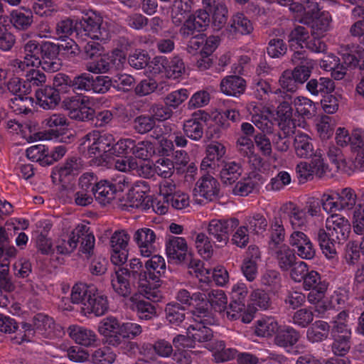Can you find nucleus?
Wrapping results in <instances>:
<instances>
[{
  "label": "nucleus",
  "mask_w": 364,
  "mask_h": 364,
  "mask_svg": "<svg viewBox=\"0 0 364 364\" xmlns=\"http://www.w3.org/2000/svg\"><path fill=\"white\" fill-rule=\"evenodd\" d=\"M225 154V146L218 142L209 144L206 149V156L200 164V168L208 173L216 169V167L223 161L221 160Z\"/></svg>",
  "instance_id": "36"
},
{
  "label": "nucleus",
  "mask_w": 364,
  "mask_h": 364,
  "mask_svg": "<svg viewBox=\"0 0 364 364\" xmlns=\"http://www.w3.org/2000/svg\"><path fill=\"white\" fill-rule=\"evenodd\" d=\"M93 76L90 73H82L71 78L64 73H58L54 77L55 86H64L67 92L70 89L91 92Z\"/></svg>",
  "instance_id": "18"
},
{
  "label": "nucleus",
  "mask_w": 364,
  "mask_h": 364,
  "mask_svg": "<svg viewBox=\"0 0 364 364\" xmlns=\"http://www.w3.org/2000/svg\"><path fill=\"white\" fill-rule=\"evenodd\" d=\"M331 20L329 12L324 11L318 13L305 24L311 28L312 35L323 36L329 29Z\"/></svg>",
  "instance_id": "53"
},
{
  "label": "nucleus",
  "mask_w": 364,
  "mask_h": 364,
  "mask_svg": "<svg viewBox=\"0 0 364 364\" xmlns=\"http://www.w3.org/2000/svg\"><path fill=\"white\" fill-rule=\"evenodd\" d=\"M120 322L115 317L109 316L101 321L98 326L99 333L105 336L106 342L112 346L120 345L119 333Z\"/></svg>",
  "instance_id": "37"
},
{
  "label": "nucleus",
  "mask_w": 364,
  "mask_h": 364,
  "mask_svg": "<svg viewBox=\"0 0 364 364\" xmlns=\"http://www.w3.org/2000/svg\"><path fill=\"white\" fill-rule=\"evenodd\" d=\"M43 123L48 127L46 135L48 140L62 141L64 135L68 131V119L66 117L60 113L53 114L47 117Z\"/></svg>",
  "instance_id": "24"
},
{
  "label": "nucleus",
  "mask_w": 364,
  "mask_h": 364,
  "mask_svg": "<svg viewBox=\"0 0 364 364\" xmlns=\"http://www.w3.org/2000/svg\"><path fill=\"white\" fill-rule=\"evenodd\" d=\"M144 186L145 188L144 191H133L132 193L129 196V200L126 205L132 208L140 209L146 213H150V208L147 201L149 196L146 194L149 188L145 184H144Z\"/></svg>",
  "instance_id": "58"
},
{
  "label": "nucleus",
  "mask_w": 364,
  "mask_h": 364,
  "mask_svg": "<svg viewBox=\"0 0 364 364\" xmlns=\"http://www.w3.org/2000/svg\"><path fill=\"white\" fill-rule=\"evenodd\" d=\"M191 315L193 323L187 326V334L194 342L203 343L211 340L213 331L208 326L214 325L216 322L215 316H212L203 309L200 310H192Z\"/></svg>",
  "instance_id": "8"
},
{
  "label": "nucleus",
  "mask_w": 364,
  "mask_h": 364,
  "mask_svg": "<svg viewBox=\"0 0 364 364\" xmlns=\"http://www.w3.org/2000/svg\"><path fill=\"white\" fill-rule=\"evenodd\" d=\"M309 38V32L306 29L298 26L295 27L288 36V42L291 50L301 51L304 48L306 40Z\"/></svg>",
  "instance_id": "57"
},
{
  "label": "nucleus",
  "mask_w": 364,
  "mask_h": 364,
  "mask_svg": "<svg viewBox=\"0 0 364 364\" xmlns=\"http://www.w3.org/2000/svg\"><path fill=\"white\" fill-rule=\"evenodd\" d=\"M129 235L124 230L115 231L110 239L111 262L114 264H124L128 257Z\"/></svg>",
  "instance_id": "20"
},
{
  "label": "nucleus",
  "mask_w": 364,
  "mask_h": 364,
  "mask_svg": "<svg viewBox=\"0 0 364 364\" xmlns=\"http://www.w3.org/2000/svg\"><path fill=\"white\" fill-rule=\"evenodd\" d=\"M223 93L228 96L239 97L246 88V81L237 75H229L224 77L220 85Z\"/></svg>",
  "instance_id": "43"
},
{
  "label": "nucleus",
  "mask_w": 364,
  "mask_h": 364,
  "mask_svg": "<svg viewBox=\"0 0 364 364\" xmlns=\"http://www.w3.org/2000/svg\"><path fill=\"white\" fill-rule=\"evenodd\" d=\"M290 9L301 16V22L309 20L320 13L321 8L316 0H301L300 3L291 4Z\"/></svg>",
  "instance_id": "46"
},
{
  "label": "nucleus",
  "mask_w": 364,
  "mask_h": 364,
  "mask_svg": "<svg viewBox=\"0 0 364 364\" xmlns=\"http://www.w3.org/2000/svg\"><path fill=\"white\" fill-rule=\"evenodd\" d=\"M296 154L300 158H309L314 154L313 144L306 134L298 133L294 139Z\"/></svg>",
  "instance_id": "60"
},
{
  "label": "nucleus",
  "mask_w": 364,
  "mask_h": 364,
  "mask_svg": "<svg viewBox=\"0 0 364 364\" xmlns=\"http://www.w3.org/2000/svg\"><path fill=\"white\" fill-rule=\"evenodd\" d=\"M219 191V183L217 179L209 173L202 176L197 181L193 189L195 196H200L209 201L216 199Z\"/></svg>",
  "instance_id": "31"
},
{
  "label": "nucleus",
  "mask_w": 364,
  "mask_h": 364,
  "mask_svg": "<svg viewBox=\"0 0 364 364\" xmlns=\"http://www.w3.org/2000/svg\"><path fill=\"white\" fill-rule=\"evenodd\" d=\"M9 21L16 30L26 31L33 23V12L24 7L14 9L10 13Z\"/></svg>",
  "instance_id": "44"
},
{
  "label": "nucleus",
  "mask_w": 364,
  "mask_h": 364,
  "mask_svg": "<svg viewBox=\"0 0 364 364\" xmlns=\"http://www.w3.org/2000/svg\"><path fill=\"white\" fill-rule=\"evenodd\" d=\"M220 38L218 36L208 37L204 33H199L188 40L187 51L192 55L199 54L196 64L199 70L203 71L210 68L213 61L210 56L218 48Z\"/></svg>",
  "instance_id": "4"
},
{
  "label": "nucleus",
  "mask_w": 364,
  "mask_h": 364,
  "mask_svg": "<svg viewBox=\"0 0 364 364\" xmlns=\"http://www.w3.org/2000/svg\"><path fill=\"white\" fill-rule=\"evenodd\" d=\"M350 224L347 218L338 214H332L327 218L326 229L320 228L316 239L323 254L328 259L337 258V247L349 237Z\"/></svg>",
  "instance_id": "1"
},
{
  "label": "nucleus",
  "mask_w": 364,
  "mask_h": 364,
  "mask_svg": "<svg viewBox=\"0 0 364 364\" xmlns=\"http://www.w3.org/2000/svg\"><path fill=\"white\" fill-rule=\"evenodd\" d=\"M76 160L71 159L60 167L54 168L52 171L51 177L53 181L60 183H66L70 181V178L75 174L76 171Z\"/></svg>",
  "instance_id": "64"
},
{
  "label": "nucleus",
  "mask_w": 364,
  "mask_h": 364,
  "mask_svg": "<svg viewBox=\"0 0 364 364\" xmlns=\"http://www.w3.org/2000/svg\"><path fill=\"white\" fill-rule=\"evenodd\" d=\"M306 90L313 95L322 96L331 93L334 90V82L328 77L312 78L306 85Z\"/></svg>",
  "instance_id": "55"
},
{
  "label": "nucleus",
  "mask_w": 364,
  "mask_h": 364,
  "mask_svg": "<svg viewBox=\"0 0 364 364\" xmlns=\"http://www.w3.org/2000/svg\"><path fill=\"white\" fill-rule=\"evenodd\" d=\"M111 286L117 295L127 298L131 296L134 289H138V282L129 276L126 269L116 266L111 274Z\"/></svg>",
  "instance_id": "15"
},
{
  "label": "nucleus",
  "mask_w": 364,
  "mask_h": 364,
  "mask_svg": "<svg viewBox=\"0 0 364 364\" xmlns=\"http://www.w3.org/2000/svg\"><path fill=\"white\" fill-rule=\"evenodd\" d=\"M278 260L279 265L283 270H288L296 263L295 252L290 247L284 244L275 249H269Z\"/></svg>",
  "instance_id": "51"
},
{
  "label": "nucleus",
  "mask_w": 364,
  "mask_h": 364,
  "mask_svg": "<svg viewBox=\"0 0 364 364\" xmlns=\"http://www.w3.org/2000/svg\"><path fill=\"white\" fill-rule=\"evenodd\" d=\"M63 107L68 112L69 117L75 120L89 121L95 115L88 97L77 95L63 100Z\"/></svg>",
  "instance_id": "10"
},
{
  "label": "nucleus",
  "mask_w": 364,
  "mask_h": 364,
  "mask_svg": "<svg viewBox=\"0 0 364 364\" xmlns=\"http://www.w3.org/2000/svg\"><path fill=\"white\" fill-rule=\"evenodd\" d=\"M263 183V177L256 172H250L247 177L239 181L233 188L236 196H247L255 191H258Z\"/></svg>",
  "instance_id": "39"
},
{
  "label": "nucleus",
  "mask_w": 364,
  "mask_h": 364,
  "mask_svg": "<svg viewBox=\"0 0 364 364\" xmlns=\"http://www.w3.org/2000/svg\"><path fill=\"white\" fill-rule=\"evenodd\" d=\"M340 55L342 63H335L330 66L333 70V76L337 79H342L347 70L359 69L364 70V48L357 43L343 44L340 48Z\"/></svg>",
  "instance_id": "6"
},
{
  "label": "nucleus",
  "mask_w": 364,
  "mask_h": 364,
  "mask_svg": "<svg viewBox=\"0 0 364 364\" xmlns=\"http://www.w3.org/2000/svg\"><path fill=\"white\" fill-rule=\"evenodd\" d=\"M331 326L325 321L318 320L312 323L306 331V338L312 343L321 342L328 338Z\"/></svg>",
  "instance_id": "50"
},
{
  "label": "nucleus",
  "mask_w": 364,
  "mask_h": 364,
  "mask_svg": "<svg viewBox=\"0 0 364 364\" xmlns=\"http://www.w3.org/2000/svg\"><path fill=\"white\" fill-rule=\"evenodd\" d=\"M285 238V229L282 218L280 216H275L270 221L269 229V249H275L278 246L284 245Z\"/></svg>",
  "instance_id": "45"
},
{
  "label": "nucleus",
  "mask_w": 364,
  "mask_h": 364,
  "mask_svg": "<svg viewBox=\"0 0 364 364\" xmlns=\"http://www.w3.org/2000/svg\"><path fill=\"white\" fill-rule=\"evenodd\" d=\"M203 8L211 14L212 24L215 30L222 28L228 20V8L224 0H202Z\"/></svg>",
  "instance_id": "29"
},
{
  "label": "nucleus",
  "mask_w": 364,
  "mask_h": 364,
  "mask_svg": "<svg viewBox=\"0 0 364 364\" xmlns=\"http://www.w3.org/2000/svg\"><path fill=\"white\" fill-rule=\"evenodd\" d=\"M89 298L84 308L88 313H92L95 316H99L107 312L109 308L107 296L99 291L96 288V292L94 294V296L90 295Z\"/></svg>",
  "instance_id": "49"
},
{
  "label": "nucleus",
  "mask_w": 364,
  "mask_h": 364,
  "mask_svg": "<svg viewBox=\"0 0 364 364\" xmlns=\"http://www.w3.org/2000/svg\"><path fill=\"white\" fill-rule=\"evenodd\" d=\"M155 60L157 63L156 65L161 66L158 67V72H164L169 78L177 79L185 72L184 63L178 56L174 57L171 60L164 57L156 58Z\"/></svg>",
  "instance_id": "40"
},
{
  "label": "nucleus",
  "mask_w": 364,
  "mask_h": 364,
  "mask_svg": "<svg viewBox=\"0 0 364 364\" xmlns=\"http://www.w3.org/2000/svg\"><path fill=\"white\" fill-rule=\"evenodd\" d=\"M66 93L64 86H43L36 90L35 97L37 103L44 109H54L60 102V93Z\"/></svg>",
  "instance_id": "26"
},
{
  "label": "nucleus",
  "mask_w": 364,
  "mask_h": 364,
  "mask_svg": "<svg viewBox=\"0 0 364 364\" xmlns=\"http://www.w3.org/2000/svg\"><path fill=\"white\" fill-rule=\"evenodd\" d=\"M291 61L296 65L291 71L302 85L310 77L314 63L307 58L305 50L295 51L291 56Z\"/></svg>",
  "instance_id": "27"
},
{
  "label": "nucleus",
  "mask_w": 364,
  "mask_h": 364,
  "mask_svg": "<svg viewBox=\"0 0 364 364\" xmlns=\"http://www.w3.org/2000/svg\"><path fill=\"white\" fill-rule=\"evenodd\" d=\"M59 54V47L56 44L50 41H42L40 66L45 71L53 73L60 70L61 63L58 58Z\"/></svg>",
  "instance_id": "22"
},
{
  "label": "nucleus",
  "mask_w": 364,
  "mask_h": 364,
  "mask_svg": "<svg viewBox=\"0 0 364 364\" xmlns=\"http://www.w3.org/2000/svg\"><path fill=\"white\" fill-rule=\"evenodd\" d=\"M155 240L154 231L148 228L139 229L134 235V240L137 244L141 255L144 257H150L155 250Z\"/></svg>",
  "instance_id": "38"
},
{
  "label": "nucleus",
  "mask_w": 364,
  "mask_h": 364,
  "mask_svg": "<svg viewBox=\"0 0 364 364\" xmlns=\"http://www.w3.org/2000/svg\"><path fill=\"white\" fill-rule=\"evenodd\" d=\"M176 298L182 304L192 306L193 310H196L198 307H200L201 304L207 306L206 303L203 301V298H205L204 292H191L186 289H181L178 292Z\"/></svg>",
  "instance_id": "63"
},
{
  "label": "nucleus",
  "mask_w": 364,
  "mask_h": 364,
  "mask_svg": "<svg viewBox=\"0 0 364 364\" xmlns=\"http://www.w3.org/2000/svg\"><path fill=\"white\" fill-rule=\"evenodd\" d=\"M303 285L304 289L310 291L307 295V300L314 304L324 297L328 283L326 279H321L318 272L311 270L304 277Z\"/></svg>",
  "instance_id": "14"
},
{
  "label": "nucleus",
  "mask_w": 364,
  "mask_h": 364,
  "mask_svg": "<svg viewBox=\"0 0 364 364\" xmlns=\"http://www.w3.org/2000/svg\"><path fill=\"white\" fill-rule=\"evenodd\" d=\"M250 89L251 94L258 100H262L264 96L270 94L282 93L281 89L277 86V82L272 78L263 79L260 77H255L250 85Z\"/></svg>",
  "instance_id": "35"
},
{
  "label": "nucleus",
  "mask_w": 364,
  "mask_h": 364,
  "mask_svg": "<svg viewBox=\"0 0 364 364\" xmlns=\"http://www.w3.org/2000/svg\"><path fill=\"white\" fill-rule=\"evenodd\" d=\"M181 264L187 266L189 269H192L195 273L199 282L202 283L200 287L205 290H208L209 284L212 282L210 279V272L203 267V263L198 259L193 258V256L189 253L188 259L186 258Z\"/></svg>",
  "instance_id": "47"
},
{
  "label": "nucleus",
  "mask_w": 364,
  "mask_h": 364,
  "mask_svg": "<svg viewBox=\"0 0 364 364\" xmlns=\"http://www.w3.org/2000/svg\"><path fill=\"white\" fill-rule=\"evenodd\" d=\"M300 336V333L294 328L285 326L276 333L274 341L277 346L284 348L287 353L296 355L299 352L297 343Z\"/></svg>",
  "instance_id": "23"
},
{
  "label": "nucleus",
  "mask_w": 364,
  "mask_h": 364,
  "mask_svg": "<svg viewBox=\"0 0 364 364\" xmlns=\"http://www.w3.org/2000/svg\"><path fill=\"white\" fill-rule=\"evenodd\" d=\"M42 41L36 40H29L23 45V59H16L13 62V65L16 69L25 70L28 67H39L41 60H39Z\"/></svg>",
  "instance_id": "19"
},
{
  "label": "nucleus",
  "mask_w": 364,
  "mask_h": 364,
  "mask_svg": "<svg viewBox=\"0 0 364 364\" xmlns=\"http://www.w3.org/2000/svg\"><path fill=\"white\" fill-rule=\"evenodd\" d=\"M102 19L95 13H87L75 20V36L82 41L87 38L106 43L110 38L109 30L102 26Z\"/></svg>",
  "instance_id": "7"
},
{
  "label": "nucleus",
  "mask_w": 364,
  "mask_h": 364,
  "mask_svg": "<svg viewBox=\"0 0 364 364\" xmlns=\"http://www.w3.org/2000/svg\"><path fill=\"white\" fill-rule=\"evenodd\" d=\"M357 196L350 188L338 191H329L322 196V208L326 213L350 210L356 203Z\"/></svg>",
  "instance_id": "9"
},
{
  "label": "nucleus",
  "mask_w": 364,
  "mask_h": 364,
  "mask_svg": "<svg viewBox=\"0 0 364 364\" xmlns=\"http://www.w3.org/2000/svg\"><path fill=\"white\" fill-rule=\"evenodd\" d=\"M289 241L292 250L301 258L311 259L314 257L316 250L310 238L304 232L294 230Z\"/></svg>",
  "instance_id": "25"
},
{
  "label": "nucleus",
  "mask_w": 364,
  "mask_h": 364,
  "mask_svg": "<svg viewBox=\"0 0 364 364\" xmlns=\"http://www.w3.org/2000/svg\"><path fill=\"white\" fill-rule=\"evenodd\" d=\"M213 173H218L223 183L232 185L235 183L243 172L240 162L235 161H223Z\"/></svg>",
  "instance_id": "30"
},
{
  "label": "nucleus",
  "mask_w": 364,
  "mask_h": 364,
  "mask_svg": "<svg viewBox=\"0 0 364 364\" xmlns=\"http://www.w3.org/2000/svg\"><path fill=\"white\" fill-rule=\"evenodd\" d=\"M39 67H28L25 70H21L23 73L24 87L28 90V94L32 92H36L38 89L42 88L46 82V75L38 68ZM16 72H20L16 69Z\"/></svg>",
  "instance_id": "41"
},
{
  "label": "nucleus",
  "mask_w": 364,
  "mask_h": 364,
  "mask_svg": "<svg viewBox=\"0 0 364 364\" xmlns=\"http://www.w3.org/2000/svg\"><path fill=\"white\" fill-rule=\"evenodd\" d=\"M80 244V251L90 257L93 253L95 238L90 228L84 224L77 225L71 232L68 240H61L56 245L57 252L62 255L70 254Z\"/></svg>",
  "instance_id": "3"
},
{
  "label": "nucleus",
  "mask_w": 364,
  "mask_h": 364,
  "mask_svg": "<svg viewBox=\"0 0 364 364\" xmlns=\"http://www.w3.org/2000/svg\"><path fill=\"white\" fill-rule=\"evenodd\" d=\"M96 292V287L95 285H88L85 283L75 284L71 291V301L73 304H82L84 307L87 304V300L89 296H94Z\"/></svg>",
  "instance_id": "54"
},
{
  "label": "nucleus",
  "mask_w": 364,
  "mask_h": 364,
  "mask_svg": "<svg viewBox=\"0 0 364 364\" xmlns=\"http://www.w3.org/2000/svg\"><path fill=\"white\" fill-rule=\"evenodd\" d=\"M277 320L272 316H263L257 321L255 333L259 336L269 337L279 331Z\"/></svg>",
  "instance_id": "61"
},
{
  "label": "nucleus",
  "mask_w": 364,
  "mask_h": 364,
  "mask_svg": "<svg viewBox=\"0 0 364 364\" xmlns=\"http://www.w3.org/2000/svg\"><path fill=\"white\" fill-rule=\"evenodd\" d=\"M279 83L280 85L279 88L281 89L282 93L277 95L278 96L285 95L286 94L291 95L301 85L291 70L289 69L282 72L279 79Z\"/></svg>",
  "instance_id": "56"
},
{
  "label": "nucleus",
  "mask_w": 364,
  "mask_h": 364,
  "mask_svg": "<svg viewBox=\"0 0 364 364\" xmlns=\"http://www.w3.org/2000/svg\"><path fill=\"white\" fill-rule=\"evenodd\" d=\"M144 264L146 280L149 282L147 289H142L145 296L153 301H159L162 294L159 290L161 281V277L165 274L166 265L164 258L159 255H151Z\"/></svg>",
  "instance_id": "5"
},
{
  "label": "nucleus",
  "mask_w": 364,
  "mask_h": 364,
  "mask_svg": "<svg viewBox=\"0 0 364 364\" xmlns=\"http://www.w3.org/2000/svg\"><path fill=\"white\" fill-rule=\"evenodd\" d=\"M166 252L168 260L176 264H181L188 259L190 253L185 238L176 236H171L166 240Z\"/></svg>",
  "instance_id": "28"
},
{
  "label": "nucleus",
  "mask_w": 364,
  "mask_h": 364,
  "mask_svg": "<svg viewBox=\"0 0 364 364\" xmlns=\"http://www.w3.org/2000/svg\"><path fill=\"white\" fill-rule=\"evenodd\" d=\"M239 225V220L237 218L227 220L213 219L210 220L208 227V232L210 238L213 242H219L220 247L227 244L229 240V235Z\"/></svg>",
  "instance_id": "13"
},
{
  "label": "nucleus",
  "mask_w": 364,
  "mask_h": 364,
  "mask_svg": "<svg viewBox=\"0 0 364 364\" xmlns=\"http://www.w3.org/2000/svg\"><path fill=\"white\" fill-rule=\"evenodd\" d=\"M31 321L21 323L20 332L14 338L16 343H39L41 338H47L50 336L55 326L52 317L43 313H38Z\"/></svg>",
  "instance_id": "2"
},
{
  "label": "nucleus",
  "mask_w": 364,
  "mask_h": 364,
  "mask_svg": "<svg viewBox=\"0 0 364 364\" xmlns=\"http://www.w3.org/2000/svg\"><path fill=\"white\" fill-rule=\"evenodd\" d=\"M203 301L206 303L207 306L201 304L196 310L207 311L212 316H214L213 311L215 312H222L225 311L227 307L228 299L223 290H212L208 294L205 293V298H203Z\"/></svg>",
  "instance_id": "34"
},
{
  "label": "nucleus",
  "mask_w": 364,
  "mask_h": 364,
  "mask_svg": "<svg viewBox=\"0 0 364 364\" xmlns=\"http://www.w3.org/2000/svg\"><path fill=\"white\" fill-rule=\"evenodd\" d=\"M210 17L211 14L205 9L198 11L196 15L189 16L184 22L180 29L181 35L183 38L189 40L192 36L202 33L201 31L205 30L209 25Z\"/></svg>",
  "instance_id": "17"
},
{
  "label": "nucleus",
  "mask_w": 364,
  "mask_h": 364,
  "mask_svg": "<svg viewBox=\"0 0 364 364\" xmlns=\"http://www.w3.org/2000/svg\"><path fill=\"white\" fill-rule=\"evenodd\" d=\"M166 318L167 321L173 326H183V323L186 325L188 323L186 320L188 318L186 314L189 315V312H186L184 307L178 303H169L166 305L165 309Z\"/></svg>",
  "instance_id": "48"
},
{
  "label": "nucleus",
  "mask_w": 364,
  "mask_h": 364,
  "mask_svg": "<svg viewBox=\"0 0 364 364\" xmlns=\"http://www.w3.org/2000/svg\"><path fill=\"white\" fill-rule=\"evenodd\" d=\"M114 138L112 134L94 130L85 136V144L88 142V154L90 156H102L104 154H111Z\"/></svg>",
  "instance_id": "12"
},
{
  "label": "nucleus",
  "mask_w": 364,
  "mask_h": 364,
  "mask_svg": "<svg viewBox=\"0 0 364 364\" xmlns=\"http://www.w3.org/2000/svg\"><path fill=\"white\" fill-rule=\"evenodd\" d=\"M248 294V289L247 285L242 282H237L232 287L231 292V301L229 305V309H237L240 310L244 308L247 296Z\"/></svg>",
  "instance_id": "59"
},
{
  "label": "nucleus",
  "mask_w": 364,
  "mask_h": 364,
  "mask_svg": "<svg viewBox=\"0 0 364 364\" xmlns=\"http://www.w3.org/2000/svg\"><path fill=\"white\" fill-rule=\"evenodd\" d=\"M69 330L70 338L77 344L87 347L97 341V336L92 330L77 326H70Z\"/></svg>",
  "instance_id": "52"
},
{
  "label": "nucleus",
  "mask_w": 364,
  "mask_h": 364,
  "mask_svg": "<svg viewBox=\"0 0 364 364\" xmlns=\"http://www.w3.org/2000/svg\"><path fill=\"white\" fill-rule=\"evenodd\" d=\"M284 100L280 102L277 109V122L278 127H284V130L295 129V122L292 119L294 100L289 94L281 96Z\"/></svg>",
  "instance_id": "32"
},
{
  "label": "nucleus",
  "mask_w": 364,
  "mask_h": 364,
  "mask_svg": "<svg viewBox=\"0 0 364 364\" xmlns=\"http://www.w3.org/2000/svg\"><path fill=\"white\" fill-rule=\"evenodd\" d=\"M33 98L28 95L14 97L9 100V106L16 114L28 115L32 112L30 107L33 106Z\"/></svg>",
  "instance_id": "62"
},
{
  "label": "nucleus",
  "mask_w": 364,
  "mask_h": 364,
  "mask_svg": "<svg viewBox=\"0 0 364 364\" xmlns=\"http://www.w3.org/2000/svg\"><path fill=\"white\" fill-rule=\"evenodd\" d=\"M139 291L144 298L137 295L131 296L132 309L136 312L140 320H151L157 316L156 303L158 301H153L147 299L144 292Z\"/></svg>",
  "instance_id": "33"
},
{
  "label": "nucleus",
  "mask_w": 364,
  "mask_h": 364,
  "mask_svg": "<svg viewBox=\"0 0 364 364\" xmlns=\"http://www.w3.org/2000/svg\"><path fill=\"white\" fill-rule=\"evenodd\" d=\"M119 269H126L129 276L138 282V290L142 291V289H147L149 282L146 280V274L142 262L139 258H132L125 266L123 264H114Z\"/></svg>",
  "instance_id": "42"
},
{
  "label": "nucleus",
  "mask_w": 364,
  "mask_h": 364,
  "mask_svg": "<svg viewBox=\"0 0 364 364\" xmlns=\"http://www.w3.org/2000/svg\"><path fill=\"white\" fill-rule=\"evenodd\" d=\"M142 332V327L139 324L131 321L120 322L119 338L120 345L117 348L124 354H127L134 350L135 343L130 341L136 338Z\"/></svg>",
  "instance_id": "21"
},
{
  "label": "nucleus",
  "mask_w": 364,
  "mask_h": 364,
  "mask_svg": "<svg viewBox=\"0 0 364 364\" xmlns=\"http://www.w3.org/2000/svg\"><path fill=\"white\" fill-rule=\"evenodd\" d=\"M210 118V114L204 110L200 109L194 112L191 118L184 122L183 128L184 134L192 140H200L203 137L204 129Z\"/></svg>",
  "instance_id": "16"
},
{
  "label": "nucleus",
  "mask_w": 364,
  "mask_h": 364,
  "mask_svg": "<svg viewBox=\"0 0 364 364\" xmlns=\"http://www.w3.org/2000/svg\"><path fill=\"white\" fill-rule=\"evenodd\" d=\"M129 182L126 181L124 175H119L112 181L104 180L95 184L93 192L96 200L102 205L109 203L114 198L117 193L122 192L128 186Z\"/></svg>",
  "instance_id": "11"
}]
</instances>
